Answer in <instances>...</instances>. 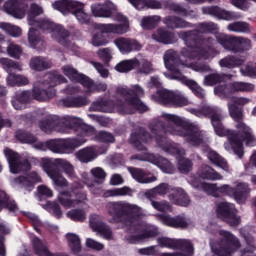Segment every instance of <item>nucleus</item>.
Here are the masks:
<instances>
[{
	"mask_svg": "<svg viewBox=\"0 0 256 256\" xmlns=\"http://www.w3.org/2000/svg\"><path fill=\"white\" fill-rule=\"evenodd\" d=\"M179 36L185 41L187 47L182 49V56L180 58L177 52L173 50L166 51L164 54V64L170 73H164V75L168 79L180 81V83L189 87L196 97L203 99L205 97V90L194 80H189L185 77L181 71L187 67L198 73H207L209 66L205 64L201 65L194 61H207V59H213L217 55L213 48L207 46V43H213V40L208 38L199 44L193 32H180Z\"/></svg>",
	"mask_w": 256,
	"mask_h": 256,
	"instance_id": "obj_1",
	"label": "nucleus"
},
{
	"mask_svg": "<svg viewBox=\"0 0 256 256\" xmlns=\"http://www.w3.org/2000/svg\"><path fill=\"white\" fill-rule=\"evenodd\" d=\"M162 119L166 125L161 122L154 123L151 128L152 135H155V141L158 146L170 155H176L178 159V169L180 173H189L193 164L191 160L183 157L185 150L180 148L178 144L169 142L167 138L161 136V133H169L177 137H183L191 145H201L205 139V133L199 130V126L192 124L186 118L175 114H163Z\"/></svg>",
	"mask_w": 256,
	"mask_h": 256,
	"instance_id": "obj_2",
	"label": "nucleus"
},
{
	"mask_svg": "<svg viewBox=\"0 0 256 256\" xmlns=\"http://www.w3.org/2000/svg\"><path fill=\"white\" fill-rule=\"evenodd\" d=\"M190 113L196 115V117H203V115H211V123L214 131L218 137H227V142L224 143V149L228 153H234L239 159L244 155L243 141H245L247 147H255L256 138L253 135V131L249 126L243 122L236 124V131L229 130L223 127L221 121L224 116L219 111L211 106H204L201 110L191 109Z\"/></svg>",
	"mask_w": 256,
	"mask_h": 256,
	"instance_id": "obj_3",
	"label": "nucleus"
},
{
	"mask_svg": "<svg viewBox=\"0 0 256 256\" xmlns=\"http://www.w3.org/2000/svg\"><path fill=\"white\" fill-rule=\"evenodd\" d=\"M116 95L124 101L117 100L116 104H113L112 101L99 99L93 102L90 110L102 113H113L115 111H118V113H135V111L145 113L149 109L141 102L140 97L145 95V90L139 85H134L129 89L117 88Z\"/></svg>",
	"mask_w": 256,
	"mask_h": 256,
	"instance_id": "obj_4",
	"label": "nucleus"
},
{
	"mask_svg": "<svg viewBox=\"0 0 256 256\" xmlns=\"http://www.w3.org/2000/svg\"><path fill=\"white\" fill-rule=\"evenodd\" d=\"M61 83H67V79L63 75L53 72L44 76V81H39L34 84L32 92L30 91H18L12 98V105L16 111L25 109V104L29 103L31 99L36 101H49L53 99L57 92L53 89Z\"/></svg>",
	"mask_w": 256,
	"mask_h": 256,
	"instance_id": "obj_5",
	"label": "nucleus"
},
{
	"mask_svg": "<svg viewBox=\"0 0 256 256\" xmlns=\"http://www.w3.org/2000/svg\"><path fill=\"white\" fill-rule=\"evenodd\" d=\"M91 13L94 17H102L104 19H114L120 24H97L96 29L105 34L124 35L129 31V21L123 14L117 11V6L111 2L106 1L103 4L94 3L90 6Z\"/></svg>",
	"mask_w": 256,
	"mask_h": 256,
	"instance_id": "obj_6",
	"label": "nucleus"
},
{
	"mask_svg": "<svg viewBox=\"0 0 256 256\" xmlns=\"http://www.w3.org/2000/svg\"><path fill=\"white\" fill-rule=\"evenodd\" d=\"M106 209L111 217L110 223L120 222L124 225H133L136 219L145 215L143 208L126 201L108 202Z\"/></svg>",
	"mask_w": 256,
	"mask_h": 256,
	"instance_id": "obj_7",
	"label": "nucleus"
},
{
	"mask_svg": "<svg viewBox=\"0 0 256 256\" xmlns=\"http://www.w3.org/2000/svg\"><path fill=\"white\" fill-rule=\"evenodd\" d=\"M219 27L213 22H205L198 26L199 33H214L216 40L227 51L239 53V51H249L251 40L243 37H233L224 33H219Z\"/></svg>",
	"mask_w": 256,
	"mask_h": 256,
	"instance_id": "obj_8",
	"label": "nucleus"
},
{
	"mask_svg": "<svg viewBox=\"0 0 256 256\" xmlns=\"http://www.w3.org/2000/svg\"><path fill=\"white\" fill-rule=\"evenodd\" d=\"M219 235L220 239L211 244V252L206 256H232L241 247L239 239L231 232L220 230Z\"/></svg>",
	"mask_w": 256,
	"mask_h": 256,
	"instance_id": "obj_9",
	"label": "nucleus"
},
{
	"mask_svg": "<svg viewBox=\"0 0 256 256\" xmlns=\"http://www.w3.org/2000/svg\"><path fill=\"white\" fill-rule=\"evenodd\" d=\"M81 125V119L74 116H64L58 122L53 116H47L40 121L39 127L44 133H51V131H58V133H71L75 127Z\"/></svg>",
	"mask_w": 256,
	"mask_h": 256,
	"instance_id": "obj_10",
	"label": "nucleus"
},
{
	"mask_svg": "<svg viewBox=\"0 0 256 256\" xmlns=\"http://www.w3.org/2000/svg\"><path fill=\"white\" fill-rule=\"evenodd\" d=\"M70 192L62 191L58 195V201L65 209H71V207H79V205H87V193L79 191L83 189V184L79 182H72L70 184Z\"/></svg>",
	"mask_w": 256,
	"mask_h": 256,
	"instance_id": "obj_11",
	"label": "nucleus"
},
{
	"mask_svg": "<svg viewBox=\"0 0 256 256\" xmlns=\"http://www.w3.org/2000/svg\"><path fill=\"white\" fill-rule=\"evenodd\" d=\"M53 9L62 13V15H69L72 13L82 25L89 23V14L85 11V4L75 0H57L52 3Z\"/></svg>",
	"mask_w": 256,
	"mask_h": 256,
	"instance_id": "obj_12",
	"label": "nucleus"
},
{
	"mask_svg": "<svg viewBox=\"0 0 256 256\" xmlns=\"http://www.w3.org/2000/svg\"><path fill=\"white\" fill-rule=\"evenodd\" d=\"M159 247L167 249H176L180 252L163 253L162 256H193V244L188 240H177L168 237H160L157 239Z\"/></svg>",
	"mask_w": 256,
	"mask_h": 256,
	"instance_id": "obj_13",
	"label": "nucleus"
},
{
	"mask_svg": "<svg viewBox=\"0 0 256 256\" xmlns=\"http://www.w3.org/2000/svg\"><path fill=\"white\" fill-rule=\"evenodd\" d=\"M87 140L85 138H68L50 140L47 142L48 149L52 153H60L61 155H71L77 147H81Z\"/></svg>",
	"mask_w": 256,
	"mask_h": 256,
	"instance_id": "obj_14",
	"label": "nucleus"
},
{
	"mask_svg": "<svg viewBox=\"0 0 256 256\" xmlns=\"http://www.w3.org/2000/svg\"><path fill=\"white\" fill-rule=\"evenodd\" d=\"M56 23L51 22L49 19L44 18L41 20H36L35 25H30V30L28 32V41L34 49H43L45 47V41L39 36V32L35 30L33 27H39L42 31H47L48 33H52L55 29Z\"/></svg>",
	"mask_w": 256,
	"mask_h": 256,
	"instance_id": "obj_15",
	"label": "nucleus"
},
{
	"mask_svg": "<svg viewBox=\"0 0 256 256\" xmlns=\"http://www.w3.org/2000/svg\"><path fill=\"white\" fill-rule=\"evenodd\" d=\"M6 155L11 173H21V171H29L31 169V163L27 156H19L16 152L11 149H5Z\"/></svg>",
	"mask_w": 256,
	"mask_h": 256,
	"instance_id": "obj_16",
	"label": "nucleus"
},
{
	"mask_svg": "<svg viewBox=\"0 0 256 256\" xmlns=\"http://www.w3.org/2000/svg\"><path fill=\"white\" fill-rule=\"evenodd\" d=\"M218 193L233 197L237 203H244L245 199H247V194L249 193V186L245 183H238L236 188H233L229 184H223L218 187Z\"/></svg>",
	"mask_w": 256,
	"mask_h": 256,
	"instance_id": "obj_17",
	"label": "nucleus"
},
{
	"mask_svg": "<svg viewBox=\"0 0 256 256\" xmlns=\"http://www.w3.org/2000/svg\"><path fill=\"white\" fill-rule=\"evenodd\" d=\"M217 215L232 227L239 225L241 223V218L237 216V210L235 209V205L229 202H222L217 207Z\"/></svg>",
	"mask_w": 256,
	"mask_h": 256,
	"instance_id": "obj_18",
	"label": "nucleus"
},
{
	"mask_svg": "<svg viewBox=\"0 0 256 256\" xmlns=\"http://www.w3.org/2000/svg\"><path fill=\"white\" fill-rule=\"evenodd\" d=\"M41 165H46V167H50L51 169H55V167H59L62 169L63 173L67 175L68 179L75 182L77 175H75V167L71 162L65 159H54L51 160L49 158H42Z\"/></svg>",
	"mask_w": 256,
	"mask_h": 256,
	"instance_id": "obj_19",
	"label": "nucleus"
},
{
	"mask_svg": "<svg viewBox=\"0 0 256 256\" xmlns=\"http://www.w3.org/2000/svg\"><path fill=\"white\" fill-rule=\"evenodd\" d=\"M132 159H138V161H148L149 163H152V165H156L163 171V173H174L175 167L169 160L161 157L156 156L155 154H149L145 153L143 156H133Z\"/></svg>",
	"mask_w": 256,
	"mask_h": 256,
	"instance_id": "obj_20",
	"label": "nucleus"
},
{
	"mask_svg": "<svg viewBox=\"0 0 256 256\" xmlns=\"http://www.w3.org/2000/svg\"><path fill=\"white\" fill-rule=\"evenodd\" d=\"M4 11L15 19H24L27 13V4L23 0H8L4 4Z\"/></svg>",
	"mask_w": 256,
	"mask_h": 256,
	"instance_id": "obj_21",
	"label": "nucleus"
},
{
	"mask_svg": "<svg viewBox=\"0 0 256 256\" xmlns=\"http://www.w3.org/2000/svg\"><path fill=\"white\" fill-rule=\"evenodd\" d=\"M159 220L163 225L167 227H174V229H187L191 226V219L187 218L185 215H178L176 217H171V215H160Z\"/></svg>",
	"mask_w": 256,
	"mask_h": 256,
	"instance_id": "obj_22",
	"label": "nucleus"
},
{
	"mask_svg": "<svg viewBox=\"0 0 256 256\" xmlns=\"http://www.w3.org/2000/svg\"><path fill=\"white\" fill-rule=\"evenodd\" d=\"M11 183L14 187H23L27 191H33L35 184L41 183V176H39V174L36 172H32L26 176L14 178Z\"/></svg>",
	"mask_w": 256,
	"mask_h": 256,
	"instance_id": "obj_23",
	"label": "nucleus"
},
{
	"mask_svg": "<svg viewBox=\"0 0 256 256\" xmlns=\"http://www.w3.org/2000/svg\"><path fill=\"white\" fill-rule=\"evenodd\" d=\"M114 45L122 55H129L133 51H141V44L131 38L119 37L114 40Z\"/></svg>",
	"mask_w": 256,
	"mask_h": 256,
	"instance_id": "obj_24",
	"label": "nucleus"
},
{
	"mask_svg": "<svg viewBox=\"0 0 256 256\" xmlns=\"http://www.w3.org/2000/svg\"><path fill=\"white\" fill-rule=\"evenodd\" d=\"M249 98L245 97H238L234 98L232 102L228 103V111L230 114V117H232L233 120H235L237 123H242L241 120L243 119V110L237 105L243 106L250 103Z\"/></svg>",
	"mask_w": 256,
	"mask_h": 256,
	"instance_id": "obj_25",
	"label": "nucleus"
},
{
	"mask_svg": "<svg viewBox=\"0 0 256 256\" xmlns=\"http://www.w3.org/2000/svg\"><path fill=\"white\" fill-rule=\"evenodd\" d=\"M202 13H204V15H212L213 17H217L218 19H224L225 21H232L233 19H241V14L235 13V12H229L217 6L204 7L202 8Z\"/></svg>",
	"mask_w": 256,
	"mask_h": 256,
	"instance_id": "obj_26",
	"label": "nucleus"
},
{
	"mask_svg": "<svg viewBox=\"0 0 256 256\" xmlns=\"http://www.w3.org/2000/svg\"><path fill=\"white\" fill-rule=\"evenodd\" d=\"M70 36L71 33L69 30L65 29V27H63L61 24H56L51 33V37L54 39V41H57V43H60V45H64V47H68V49H73V44H69Z\"/></svg>",
	"mask_w": 256,
	"mask_h": 256,
	"instance_id": "obj_27",
	"label": "nucleus"
},
{
	"mask_svg": "<svg viewBox=\"0 0 256 256\" xmlns=\"http://www.w3.org/2000/svg\"><path fill=\"white\" fill-rule=\"evenodd\" d=\"M41 167L56 187H69V181L57 169L48 167L45 164H41Z\"/></svg>",
	"mask_w": 256,
	"mask_h": 256,
	"instance_id": "obj_28",
	"label": "nucleus"
},
{
	"mask_svg": "<svg viewBox=\"0 0 256 256\" xmlns=\"http://www.w3.org/2000/svg\"><path fill=\"white\" fill-rule=\"evenodd\" d=\"M189 183L195 189H202V191L207 193V195H213V197H217V195H219V187L217 184L206 182L201 183V180L197 177H191Z\"/></svg>",
	"mask_w": 256,
	"mask_h": 256,
	"instance_id": "obj_29",
	"label": "nucleus"
},
{
	"mask_svg": "<svg viewBox=\"0 0 256 256\" xmlns=\"http://www.w3.org/2000/svg\"><path fill=\"white\" fill-rule=\"evenodd\" d=\"M205 153L213 165H216V167H219L222 169V171L229 173V164H227V160H225L223 157H221V155L209 147H206Z\"/></svg>",
	"mask_w": 256,
	"mask_h": 256,
	"instance_id": "obj_30",
	"label": "nucleus"
},
{
	"mask_svg": "<svg viewBox=\"0 0 256 256\" xmlns=\"http://www.w3.org/2000/svg\"><path fill=\"white\" fill-rule=\"evenodd\" d=\"M16 139L21 141V143H29L34 147V149H38L39 151H45V144L37 140V138L23 130H19L16 133Z\"/></svg>",
	"mask_w": 256,
	"mask_h": 256,
	"instance_id": "obj_31",
	"label": "nucleus"
},
{
	"mask_svg": "<svg viewBox=\"0 0 256 256\" xmlns=\"http://www.w3.org/2000/svg\"><path fill=\"white\" fill-rule=\"evenodd\" d=\"M198 177L206 181H223V175L209 165H204L199 169Z\"/></svg>",
	"mask_w": 256,
	"mask_h": 256,
	"instance_id": "obj_32",
	"label": "nucleus"
},
{
	"mask_svg": "<svg viewBox=\"0 0 256 256\" xmlns=\"http://www.w3.org/2000/svg\"><path fill=\"white\" fill-rule=\"evenodd\" d=\"M97 149L95 147H86L78 150L75 157L80 163H91L97 159Z\"/></svg>",
	"mask_w": 256,
	"mask_h": 256,
	"instance_id": "obj_33",
	"label": "nucleus"
},
{
	"mask_svg": "<svg viewBox=\"0 0 256 256\" xmlns=\"http://www.w3.org/2000/svg\"><path fill=\"white\" fill-rule=\"evenodd\" d=\"M152 39L157 43H163L164 45H171V43H175L176 41L175 34L161 28L152 34Z\"/></svg>",
	"mask_w": 256,
	"mask_h": 256,
	"instance_id": "obj_34",
	"label": "nucleus"
},
{
	"mask_svg": "<svg viewBox=\"0 0 256 256\" xmlns=\"http://www.w3.org/2000/svg\"><path fill=\"white\" fill-rule=\"evenodd\" d=\"M159 231L157 230V227L155 226H148L142 235L136 236V235H128L126 236V241L128 243H141V241H145V239H149L151 237H155Z\"/></svg>",
	"mask_w": 256,
	"mask_h": 256,
	"instance_id": "obj_35",
	"label": "nucleus"
},
{
	"mask_svg": "<svg viewBox=\"0 0 256 256\" xmlns=\"http://www.w3.org/2000/svg\"><path fill=\"white\" fill-rule=\"evenodd\" d=\"M153 138L149 133H145V131L141 130L140 133H133L130 137V143L135 145L140 151L145 149V143H151Z\"/></svg>",
	"mask_w": 256,
	"mask_h": 256,
	"instance_id": "obj_36",
	"label": "nucleus"
},
{
	"mask_svg": "<svg viewBox=\"0 0 256 256\" xmlns=\"http://www.w3.org/2000/svg\"><path fill=\"white\" fill-rule=\"evenodd\" d=\"M131 176L138 183L149 184L155 183L157 181V176L145 173V171L138 168H130L129 169Z\"/></svg>",
	"mask_w": 256,
	"mask_h": 256,
	"instance_id": "obj_37",
	"label": "nucleus"
},
{
	"mask_svg": "<svg viewBox=\"0 0 256 256\" xmlns=\"http://www.w3.org/2000/svg\"><path fill=\"white\" fill-rule=\"evenodd\" d=\"M169 199L174 205H180V207H188L191 200L185 191L181 188H178L174 193L169 195Z\"/></svg>",
	"mask_w": 256,
	"mask_h": 256,
	"instance_id": "obj_38",
	"label": "nucleus"
},
{
	"mask_svg": "<svg viewBox=\"0 0 256 256\" xmlns=\"http://www.w3.org/2000/svg\"><path fill=\"white\" fill-rule=\"evenodd\" d=\"M62 73L70 79V81H75L76 83H80L83 85V81L87 79V76L83 74H79V72L73 68L71 65H64L62 66Z\"/></svg>",
	"mask_w": 256,
	"mask_h": 256,
	"instance_id": "obj_39",
	"label": "nucleus"
},
{
	"mask_svg": "<svg viewBox=\"0 0 256 256\" xmlns=\"http://www.w3.org/2000/svg\"><path fill=\"white\" fill-rule=\"evenodd\" d=\"M51 61L43 56H35L30 60V68L33 71H45L50 69Z\"/></svg>",
	"mask_w": 256,
	"mask_h": 256,
	"instance_id": "obj_40",
	"label": "nucleus"
},
{
	"mask_svg": "<svg viewBox=\"0 0 256 256\" xmlns=\"http://www.w3.org/2000/svg\"><path fill=\"white\" fill-rule=\"evenodd\" d=\"M175 97V92H171L165 88H161L156 92V95H152V99L158 103H163L164 105H171Z\"/></svg>",
	"mask_w": 256,
	"mask_h": 256,
	"instance_id": "obj_41",
	"label": "nucleus"
},
{
	"mask_svg": "<svg viewBox=\"0 0 256 256\" xmlns=\"http://www.w3.org/2000/svg\"><path fill=\"white\" fill-rule=\"evenodd\" d=\"M137 65H139V59L137 58L122 60L116 64L115 71L118 73H129V71H133Z\"/></svg>",
	"mask_w": 256,
	"mask_h": 256,
	"instance_id": "obj_42",
	"label": "nucleus"
},
{
	"mask_svg": "<svg viewBox=\"0 0 256 256\" xmlns=\"http://www.w3.org/2000/svg\"><path fill=\"white\" fill-rule=\"evenodd\" d=\"M131 193V188L124 186L121 188L105 190L103 193V197H105L106 199L109 197H125L127 195H131Z\"/></svg>",
	"mask_w": 256,
	"mask_h": 256,
	"instance_id": "obj_43",
	"label": "nucleus"
},
{
	"mask_svg": "<svg viewBox=\"0 0 256 256\" xmlns=\"http://www.w3.org/2000/svg\"><path fill=\"white\" fill-rule=\"evenodd\" d=\"M39 15H43V7L39 4H31L27 16L28 25H36Z\"/></svg>",
	"mask_w": 256,
	"mask_h": 256,
	"instance_id": "obj_44",
	"label": "nucleus"
},
{
	"mask_svg": "<svg viewBox=\"0 0 256 256\" xmlns=\"http://www.w3.org/2000/svg\"><path fill=\"white\" fill-rule=\"evenodd\" d=\"M83 87L87 89L88 93H95V91L103 92L107 91V85L105 83H93V80H90L89 77L84 78L82 82Z\"/></svg>",
	"mask_w": 256,
	"mask_h": 256,
	"instance_id": "obj_45",
	"label": "nucleus"
},
{
	"mask_svg": "<svg viewBox=\"0 0 256 256\" xmlns=\"http://www.w3.org/2000/svg\"><path fill=\"white\" fill-rule=\"evenodd\" d=\"M66 239L72 253H81V238H79V235L68 233L66 234Z\"/></svg>",
	"mask_w": 256,
	"mask_h": 256,
	"instance_id": "obj_46",
	"label": "nucleus"
},
{
	"mask_svg": "<svg viewBox=\"0 0 256 256\" xmlns=\"http://www.w3.org/2000/svg\"><path fill=\"white\" fill-rule=\"evenodd\" d=\"M242 63H245V60L235 56H227L219 61L220 67H226L227 69L239 67Z\"/></svg>",
	"mask_w": 256,
	"mask_h": 256,
	"instance_id": "obj_47",
	"label": "nucleus"
},
{
	"mask_svg": "<svg viewBox=\"0 0 256 256\" xmlns=\"http://www.w3.org/2000/svg\"><path fill=\"white\" fill-rule=\"evenodd\" d=\"M228 31L234 33H251V27L247 22H234L227 26Z\"/></svg>",
	"mask_w": 256,
	"mask_h": 256,
	"instance_id": "obj_48",
	"label": "nucleus"
},
{
	"mask_svg": "<svg viewBox=\"0 0 256 256\" xmlns=\"http://www.w3.org/2000/svg\"><path fill=\"white\" fill-rule=\"evenodd\" d=\"M0 29H2V31H6L8 35L15 38L21 37L23 33V31L21 30V28H19V26H15L5 22L0 23Z\"/></svg>",
	"mask_w": 256,
	"mask_h": 256,
	"instance_id": "obj_49",
	"label": "nucleus"
},
{
	"mask_svg": "<svg viewBox=\"0 0 256 256\" xmlns=\"http://www.w3.org/2000/svg\"><path fill=\"white\" fill-rule=\"evenodd\" d=\"M136 67H138L137 73L140 75H149L150 73H153V64L145 58L138 60V65H136Z\"/></svg>",
	"mask_w": 256,
	"mask_h": 256,
	"instance_id": "obj_50",
	"label": "nucleus"
},
{
	"mask_svg": "<svg viewBox=\"0 0 256 256\" xmlns=\"http://www.w3.org/2000/svg\"><path fill=\"white\" fill-rule=\"evenodd\" d=\"M160 21L161 16H145L141 20V27H143V29H153V27H157Z\"/></svg>",
	"mask_w": 256,
	"mask_h": 256,
	"instance_id": "obj_51",
	"label": "nucleus"
},
{
	"mask_svg": "<svg viewBox=\"0 0 256 256\" xmlns=\"http://www.w3.org/2000/svg\"><path fill=\"white\" fill-rule=\"evenodd\" d=\"M66 215L71 221L83 222L87 219V212L83 209H72L68 211Z\"/></svg>",
	"mask_w": 256,
	"mask_h": 256,
	"instance_id": "obj_52",
	"label": "nucleus"
},
{
	"mask_svg": "<svg viewBox=\"0 0 256 256\" xmlns=\"http://www.w3.org/2000/svg\"><path fill=\"white\" fill-rule=\"evenodd\" d=\"M6 51L9 57H12L13 59H21V56L23 55V48L14 42L8 44Z\"/></svg>",
	"mask_w": 256,
	"mask_h": 256,
	"instance_id": "obj_53",
	"label": "nucleus"
},
{
	"mask_svg": "<svg viewBox=\"0 0 256 256\" xmlns=\"http://www.w3.org/2000/svg\"><path fill=\"white\" fill-rule=\"evenodd\" d=\"M151 206L153 209H156V211H160L162 213H171L173 211V207L169 202L162 200V201H155L151 200Z\"/></svg>",
	"mask_w": 256,
	"mask_h": 256,
	"instance_id": "obj_54",
	"label": "nucleus"
},
{
	"mask_svg": "<svg viewBox=\"0 0 256 256\" xmlns=\"http://www.w3.org/2000/svg\"><path fill=\"white\" fill-rule=\"evenodd\" d=\"M94 233H97L99 237H102V239H106V241H113V239H115V237L113 236V231L107 224L100 226L98 229L95 230Z\"/></svg>",
	"mask_w": 256,
	"mask_h": 256,
	"instance_id": "obj_55",
	"label": "nucleus"
},
{
	"mask_svg": "<svg viewBox=\"0 0 256 256\" xmlns=\"http://www.w3.org/2000/svg\"><path fill=\"white\" fill-rule=\"evenodd\" d=\"M254 89L255 86L251 83L234 82L230 84V93H233L234 91H253Z\"/></svg>",
	"mask_w": 256,
	"mask_h": 256,
	"instance_id": "obj_56",
	"label": "nucleus"
},
{
	"mask_svg": "<svg viewBox=\"0 0 256 256\" xmlns=\"http://www.w3.org/2000/svg\"><path fill=\"white\" fill-rule=\"evenodd\" d=\"M3 207H7L9 211H17V204L15 201H9L7 194L3 191H0V211Z\"/></svg>",
	"mask_w": 256,
	"mask_h": 256,
	"instance_id": "obj_57",
	"label": "nucleus"
},
{
	"mask_svg": "<svg viewBox=\"0 0 256 256\" xmlns=\"http://www.w3.org/2000/svg\"><path fill=\"white\" fill-rule=\"evenodd\" d=\"M103 33L104 32L100 31L93 34L91 39V45H93V47H103V45L109 43V40H107V37H105Z\"/></svg>",
	"mask_w": 256,
	"mask_h": 256,
	"instance_id": "obj_58",
	"label": "nucleus"
},
{
	"mask_svg": "<svg viewBox=\"0 0 256 256\" xmlns=\"http://www.w3.org/2000/svg\"><path fill=\"white\" fill-rule=\"evenodd\" d=\"M188 103L189 99H187L185 95L181 92H175L170 105H173L174 107H185Z\"/></svg>",
	"mask_w": 256,
	"mask_h": 256,
	"instance_id": "obj_59",
	"label": "nucleus"
},
{
	"mask_svg": "<svg viewBox=\"0 0 256 256\" xmlns=\"http://www.w3.org/2000/svg\"><path fill=\"white\" fill-rule=\"evenodd\" d=\"M65 107H83V105H87L86 98L78 97V98H68L64 100Z\"/></svg>",
	"mask_w": 256,
	"mask_h": 256,
	"instance_id": "obj_60",
	"label": "nucleus"
},
{
	"mask_svg": "<svg viewBox=\"0 0 256 256\" xmlns=\"http://www.w3.org/2000/svg\"><path fill=\"white\" fill-rule=\"evenodd\" d=\"M165 25H168L169 27H189V24L177 17H167L164 21Z\"/></svg>",
	"mask_w": 256,
	"mask_h": 256,
	"instance_id": "obj_61",
	"label": "nucleus"
},
{
	"mask_svg": "<svg viewBox=\"0 0 256 256\" xmlns=\"http://www.w3.org/2000/svg\"><path fill=\"white\" fill-rule=\"evenodd\" d=\"M9 231V228L5 225V223L0 222V256H5V245H3L5 237H3V235H8Z\"/></svg>",
	"mask_w": 256,
	"mask_h": 256,
	"instance_id": "obj_62",
	"label": "nucleus"
},
{
	"mask_svg": "<svg viewBox=\"0 0 256 256\" xmlns=\"http://www.w3.org/2000/svg\"><path fill=\"white\" fill-rule=\"evenodd\" d=\"M221 81H223V77L217 73H214L205 76L204 85H206L207 87H211L213 85H216V83H221Z\"/></svg>",
	"mask_w": 256,
	"mask_h": 256,
	"instance_id": "obj_63",
	"label": "nucleus"
},
{
	"mask_svg": "<svg viewBox=\"0 0 256 256\" xmlns=\"http://www.w3.org/2000/svg\"><path fill=\"white\" fill-rule=\"evenodd\" d=\"M89 222H90V227L94 232L96 231V229L100 228L105 224L103 223V220L98 214H91L89 218Z\"/></svg>",
	"mask_w": 256,
	"mask_h": 256,
	"instance_id": "obj_64",
	"label": "nucleus"
}]
</instances>
